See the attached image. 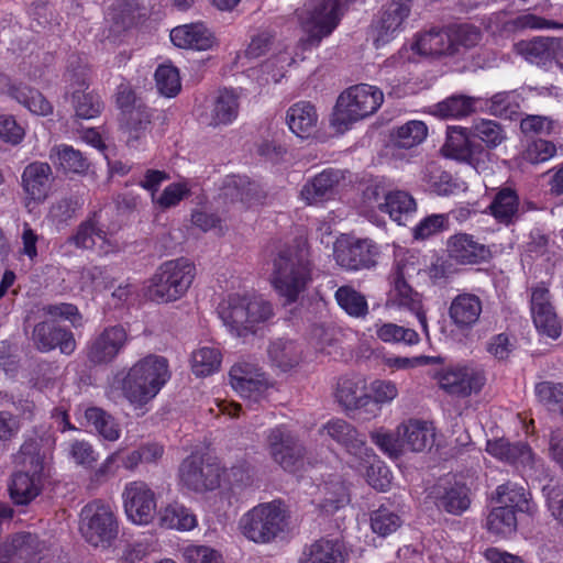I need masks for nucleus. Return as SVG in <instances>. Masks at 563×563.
Wrapping results in <instances>:
<instances>
[{
    "mask_svg": "<svg viewBox=\"0 0 563 563\" xmlns=\"http://www.w3.org/2000/svg\"><path fill=\"white\" fill-rule=\"evenodd\" d=\"M169 378L167 358L151 354L134 363L128 372L118 374L111 388L121 390L128 402L144 413L146 405L158 395Z\"/></svg>",
    "mask_w": 563,
    "mask_h": 563,
    "instance_id": "nucleus-1",
    "label": "nucleus"
},
{
    "mask_svg": "<svg viewBox=\"0 0 563 563\" xmlns=\"http://www.w3.org/2000/svg\"><path fill=\"white\" fill-rule=\"evenodd\" d=\"M420 272L417 257L409 252L396 255L388 276L389 289L385 306L396 312L409 313L417 318L422 332L429 336L427 309L423 296L409 285V279Z\"/></svg>",
    "mask_w": 563,
    "mask_h": 563,
    "instance_id": "nucleus-2",
    "label": "nucleus"
},
{
    "mask_svg": "<svg viewBox=\"0 0 563 563\" xmlns=\"http://www.w3.org/2000/svg\"><path fill=\"white\" fill-rule=\"evenodd\" d=\"M351 0H301L294 18L302 32L300 42L317 47L340 24Z\"/></svg>",
    "mask_w": 563,
    "mask_h": 563,
    "instance_id": "nucleus-3",
    "label": "nucleus"
},
{
    "mask_svg": "<svg viewBox=\"0 0 563 563\" xmlns=\"http://www.w3.org/2000/svg\"><path fill=\"white\" fill-rule=\"evenodd\" d=\"M272 285L286 302H295L311 282L308 253L299 246L278 250L273 260Z\"/></svg>",
    "mask_w": 563,
    "mask_h": 563,
    "instance_id": "nucleus-4",
    "label": "nucleus"
},
{
    "mask_svg": "<svg viewBox=\"0 0 563 563\" xmlns=\"http://www.w3.org/2000/svg\"><path fill=\"white\" fill-rule=\"evenodd\" d=\"M218 314L231 334H254L273 316V306L255 295H230L218 307Z\"/></svg>",
    "mask_w": 563,
    "mask_h": 563,
    "instance_id": "nucleus-5",
    "label": "nucleus"
},
{
    "mask_svg": "<svg viewBox=\"0 0 563 563\" xmlns=\"http://www.w3.org/2000/svg\"><path fill=\"white\" fill-rule=\"evenodd\" d=\"M384 102L383 91L372 85L360 84L343 91L336 101L331 117V125L338 133L374 114Z\"/></svg>",
    "mask_w": 563,
    "mask_h": 563,
    "instance_id": "nucleus-6",
    "label": "nucleus"
},
{
    "mask_svg": "<svg viewBox=\"0 0 563 563\" xmlns=\"http://www.w3.org/2000/svg\"><path fill=\"white\" fill-rule=\"evenodd\" d=\"M196 276L195 265L180 257L161 264L148 280L146 296L158 303H168L184 297Z\"/></svg>",
    "mask_w": 563,
    "mask_h": 563,
    "instance_id": "nucleus-7",
    "label": "nucleus"
},
{
    "mask_svg": "<svg viewBox=\"0 0 563 563\" xmlns=\"http://www.w3.org/2000/svg\"><path fill=\"white\" fill-rule=\"evenodd\" d=\"M288 512L279 500L260 504L246 511L239 521L241 533L258 544L271 543L288 528Z\"/></svg>",
    "mask_w": 563,
    "mask_h": 563,
    "instance_id": "nucleus-8",
    "label": "nucleus"
},
{
    "mask_svg": "<svg viewBox=\"0 0 563 563\" xmlns=\"http://www.w3.org/2000/svg\"><path fill=\"white\" fill-rule=\"evenodd\" d=\"M16 459L22 468L12 476L9 485L10 497L16 505H27L41 492L43 459L34 442L24 443Z\"/></svg>",
    "mask_w": 563,
    "mask_h": 563,
    "instance_id": "nucleus-9",
    "label": "nucleus"
},
{
    "mask_svg": "<svg viewBox=\"0 0 563 563\" xmlns=\"http://www.w3.org/2000/svg\"><path fill=\"white\" fill-rule=\"evenodd\" d=\"M79 530L90 545L110 547L119 531L114 511L100 500L89 503L81 509Z\"/></svg>",
    "mask_w": 563,
    "mask_h": 563,
    "instance_id": "nucleus-10",
    "label": "nucleus"
},
{
    "mask_svg": "<svg viewBox=\"0 0 563 563\" xmlns=\"http://www.w3.org/2000/svg\"><path fill=\"white\" fill-rule=\"evenodd\" d=\"M437 379L445 393L462 398L478 394L486 383L483 367L474 362L449 365L437 373Z\"/></svg>",
    "mask_w": 563,
    "mask_h": 563,
    "instance_id": "nucleus-11",
    "label": "nucleus"
},
{
    "mask_svg": "<svg viewBox=\"0 0 563 563\" xmlns=\"http://www.w3.org/2000/svg\"><path fill=\"white\" fill-rule=\"evenodd\" d=\"M267 450L272 460L289 473H297L305 465V446L284 427L268 432Z\"/></svg>",
    "mask_w": 563,
    "mask_h": 563,
    "instance_id": "nucleus-12",
    "label": "nucleus"
},
{
    "mask_svg": "<svg viewBox=\"0 0 563 563\" xmlns=\"http://www.w3.org/2000/svg\"><path fill=\"white\" fill-rule=\"evenodd\" d=\"M126 518L134 525L146 526L156 515V495L143 481L128 482L121 494Z\"/></svg>",
    "mask_w": 563,
    "mask_h": 563,
    "instance_id": "nucleus-13",
    "label": "nucleus"
},
{
    "mask_svg": "<svg viewBox=\"0 0 563 563\" xmlns=\"http://www.w3.org/2000/svg\"><path fill=\"white\" fill-rule=\"evenodd\" d=\"M379 253V246L369 239L339 241L334 247L336 264L347 271L374 267Z\"/></svg>",
    "mask_w": 563,
    "mask_h": 563,
    "instance_id": "nucleus-14",
    "label": "nucleus"
},
{
    "mask_svg": "<svg viewBox=\"0 0 563 563\" xmlns=\"http://www.w3.org/2000/svg\"><path fill=\"white\" fill-rule=\"evenodd\" d=\"M135 95L130 85L121 84L117 90V104L128 117V144L137 148L140 142L147 136L148 125L151 124V114L146 108L136 107Z\"/></svg>",
    "mask_w": 563,
    "mask_h": 563,
    "instance_id": "nucleus-15",
    "label": "nucleus"
},
{
    "mask_svg": "<svg viewBox=\"0 0 563 563\" xmlns=\"http://www.w3.org/2000/svg\"><path fill=\"white\" fill-rule=\"evenodd\" d=\"M530 311L539 334L558 339L562 332V322L551 302L549 289L537 286L531 290Z\"/></svg>",
    "mask_w": 563,
    "mask_h": 563,
    "instance_id": "nucleus-16",
    "label": "nucleus"
},
{
    "mask_svg": "<svg viewBox=\"0 0 563 563\" xmlns=\"http://www.w3.org/2000/svg\"><path fill=\"white\" fill-rule=\"evenodd\" d=\"M179 477L188 489L212 490L219 486L220 466L217 463L205 462L198 455H191L180 464Z\"/></svg>",
    "mask_w": 563,
    "mask_h": 563,
    "instance_id": "nucleus-17",
    "label": "nucleus"
},
{
    "mask_svg": "<svg viewBox=\"0 0 563 563\" xmlns=\"http://www.w3.org/2000/svg\"><path fill=\"white\" fill-rule=\"evenodd\" d=\"M66 77L71 90L76 115L81 119L98 117L102 110V102L97 93L86 91L88 88V69L85 66H80L78 69H69L66 73Z\"/></svg>",
    "mask_w": 563,
    "mask_h": 563,
    "instance_id": "nucleus-18",
    "label": "nucleus"
},
{
    "mask_svg": "<svg viewBox=\"0 0 563 563\" xmlns=\"http://www.w3.org/2000/svg\"><path fill=\"white\" fill-rule=\"evenodd\" d=\"M232 388L245 399L258 401L268 389L269 384L265 374L256 365L239 362L230 369Z\"/></svg>",
    "mask_w": 563,
    "mask_h": 563,
    "instance_id": "nucleus-19",
    "label": "nucleus"
},
{
    "mask_svg": "<svg viewBox=\"0 0 563 563\" xmlns=\"http://www.w3.org/2000/svg\"><path fill=\"white\" fill-rule=\"evenodd\" d=\"M69 242L78 249L97 250L101 255H108L119 252L120 246L117 241L102 229L98 220V214L93 213L82 221L69 238Z\"/></svg>",
    "mask_w": 563,
    "mask_h": 563,
    "instance_id": "nucleus-20",
    "label": "nucleus"
},
{
    "mask_svg": "<svg viewBox=\"0 0 563 563\" xmlns=\"http://www.w3.org/2000/svg\"><path fill=\"white\" fill-rule=\"evenodd\" d=\"M128 333L121 325L106 328L87 346V358L95 365L111 363L124 349Z\"/></svg>",
    "mask_w": 563,
    "mask_h": 563,
    "instance_id": "nucleus-21",
    "label": "nucleus"
},
{
    "mask_svg": "<svg viewBox=\"0 0 563 563\" xmlns=\"http://www.w3.org/2000/svg\"><path fill=\"white\" fill-rule=\"evenodd\" d=\"M445 246L449 258L460 265H476L492 258L489 246L465 232L449 236Z\"/></svg>",
    "mask_w": 563,
    "mask_h": 563,
    "instance_id": "nucleus-22",
    "label": "nucleus"
},
{
    "mask_svg": "<svg viewBox=\"0 0 563 563\" xmlns=\"http://www.w3.org/2000/svg\"><path fill=\"white\" fill-rule=\"evenodd\" d=\"M344 179V172L333 168L324 169L303 184L299 197L308 206L332 200Z\"/></svg>",
    "mask_w": 563,
    "mask_h": 563,
    "instance_id": "nucleus-23",
    "label": "nucleus"
},
{
    "mask_svg": "<svg viewBox=\"0 0 563 563\" xmlns=\"http://www.w3.org/2000/svg\"><path fill=\"white\" fill-rule=\"evenodd\" d=\"M42 544L32 533H19L0 549V563H55L48 554L41 555Z\"/></svg>",
    "mask_w": 563,
    "mask_h": 563,
    "instance_id": "nucleus-24",
    "label": "nucleus"
},
{
    "mask_svg": "<svg viewBox=\"0 0 563 563\" xmlns=\"http://www.w3.org/2000/svg\"><path fill=\"white\" fill-rule=\"evenodd\" d=\"M334 398L346 411L364 409L365 412L373 413V416L377 415V412L367 409L371 397L367 393L366 379L360 375L340 377L335 385Z\"/></svg>",
    "mask_w": 563,
    "mask_h": 563,
    "instance_id": "nucleus-25",
    "label": "nucleus"
},
{
    "mask_svg": "<svg viewBox=\"0 0 563 563\" xmlns=\"http://www.w3.org/2000/svg\"><path fill=\"white\" fill-rule=\"evenodd\" d=\"M321 431H324L332 440L344 446L350 454L361 461L368 462L373 456V451L366 446L365 439L358 434L352 424L343 419L328 421Z\"/></svg>",
    "mask_w": 563,
    "mask_h": 563,
    "instance_id": "nucleus-26",
    "label": "nucleus"
},
{
    "mask_svg": "<svg viewBox=\"0 0 563 563\" xmlns=\"http://www.w3.org/2000/svg\"><path fill=\"white\" fill-rule=\"evenodd\" d=\"M397 434L402 439L405 451L420 453L432 448L435 429L427 420L409 418L397 426Z\"/></svg>",
    "mask_w": 563,
    "mask_h": 563,
    "instance_id": "nucleus-27",
    "label": "nucleus"
},
{
    "mask_svg": "<svg viewBox=\"0 0 563 563\" xmlns=\"http://www.w3.org/2000/svg\"><path fill=\"white\" fill-rule=\"evenodd\" d=\"M410 11L409 0H393L387 5L376 25L375 43L377 46L388 43L404 31Z\"/></svg>",
    "mask_w": 563,
    "mask_h": 563,
    "instance_id": "nucleus-28",
    "label": "nucleus"
},
{
    "mask_svg": "<svg viewBox=\"0 0 563 563\" xmlns=\"http://www.w3.org/2000/svg\"><path fill=\"white\" fill-rule=\"evenodd\" d=\"M239 97L233 90H220L210 106L201 114L202 123L209 126H221L233 123L239 115Z\"/></svg>",
    "mask_w": 563,
    "mask_h": 563,
    "instance_id": "nucleus-29",
    "label": "nucleus"
},
{
    "mask_svg": "<svg viewBox=\"0 0 563 563\" xmlns=\"http://www.w3.org/2000/svg\"><path fill=\"white\" fill-rule=\"evenodd\" d=\"M0 93L7 95L37 115L52 113L53 107L37 90L16 85L7 75L0 74Z\"/></svg>",
    "mask_w": 563,
    "mask_h": 563,
    "instance_id": "nucleus-30",
    "label": "nucleus"
},
{
    "mask_svg": "<svg viewBox=\"0 0 563 563\" xmlns=\"http://www.w3.org/2000/svg\"><path fill=\"white\" fill-rule=\"evenodd\" d=\"M170 41L180 48L208 51L217 45L213 33L202 23H190L174 27Z\"/></svg>",
    "mask_w": 563,
    "mask_h": 563,
    "instance_id": "nucleus-31",
    "label": "nucleus"
},
{
    "mask_svg": "<svg viewBox=\"0 0 563 563\" xmlns=\"http://www.w3.org/2000/svg\"><path fill=\"white\" fill-rule=\"evenodd\" d=\"M33 341L42 352H48L58 346L62 353L71 354L76 349L73 333L49 322H41L35 325Z\"/></svg>",
    "mask_w": 563,
    "mask_h": 563,
    "instance_id": "nucleus-32",
    "label": "nucleus"
},
{
    "mask_svg": "<svg viewBox=\"0 0 563 563\" xmlns=\"http://www.w3.org/2000/svg\"><path fill=\"white\" fill-rule=\"evenodd\" d=\"M51 181L52 168L47 163L34 162L23 170L22 186L32 200L43 201L48 195Z\"/></svg>",
    "mask_w": 563,
    "mask_h": 563,
    "instance_id": "nucleus-33",
    "label": "nucleus"
},
{
    "mask_svg": "<svg viewBox=\"0 0 563 563\" xmlns=\"http://www.w3.org/2000/svg\"><path fill=\"white\" fill-rule=\"evenodd\" d=\"M482 313V301L478 296L470 292L457 295L451 301L449 316L461 330L472 328Z\"/></svg>",
    "mask_w": 563,
    "mask_h": 563,
    "instance_id": "nucleus-34",
    "label": "nucleus"
},
{
    "mask_svg": "<svg viewBox=\"0 0 563 563\" xmlns=\"http://www.w3.org/2000/svg\"><path fill=\"white\" fill-rule=\"evenodd\" d=\"M518 49L525 58L536 65L545 66L559 58L563 49V41L550 37H538L528 42H520Z\"/></svg>",
    "mask_w": 563,
    "mask_h": 563,
    "instance_id": "nucleus-35",
    "label": "nucleus"
},
{
    "mask_svg": "<svg viewBox=\"0 0 563 563\" xmlns=\"http://www.w3.org/2000/svg\"><path fill=\"white\" fill-rule=\"evenodd\" d=\"M286 122L294 134L305 139L310 136L316 130L318 113L312 103L299 101L287 110Z\"/></svg>",
    "mask_w": 563,
    "mask_h": 563,
    "instance_id": "nucleus-36",
    "label": "nucleus"
},
{
    "mask_svg": "<svg viewBox=\"0 0 563 563\" xmlns=\"http://www.w3.org/2000/svg\"><path fill=\"white\" fill-rule=\"evenodd\" d=\"M298 563H345L343 545L335 540L320 539L302 551Z\"/></svg>",
    "mask_w": 563,
    "mask_h": 563,
    "instance_id": "nucleus-37",
    "label": "nucleus"
},
{
    "mask_svg": "<svg viewBox=\"0 0 563 563\" xmlns=\"http://www.w3.org/2000/svg\"><path fill=\"white\" fill-rule=\"evenodd\" d=\"M317 501L319 508L328 515L334 514L350 501L347 487L340 476H332L319 487Z\"/></svg>",
    "mask_w": 563,
    "mask_h": 563,
    "instance_id": "nucleus-38",
    "label": "nucleus"
},
{
    "mask_svg": "<svg viewBox=\"0 0 563 563\" xmlns=\"http://www.w3.org/2000/svg\"><path fill=\"white\" fill-rule=\"evenodd\" d=\"M53 165L65 174H85L88 170V159L78 150L67 144L54 146L49 152Z\"/></svg>",
    "mask_w": 563,
    "mask_h": 563,
    "instance_id": "nucleus-39",
    "label": "nucleus"
},
{
    "mask_svg": "<svg viewBox=\"0 0 563 563\" xmlns=\"http://www.w3.org/2000/svg\"><path fill=\"white\" fill-rule=\"evenodd\" d=\"M470 134L471 133L465 128H449L445 143L441 148L443 155L456 161L468 162L474 153V146L470 141Z\"/></svg>",
    "mask_w": 563,
    "mask_h": 563,
    "instance_id": "nucleus-40",
    "label": "nucleus"
},
{
    "mask_svg": "<svg viewBox=\"0 0 563 563\" xmlns=\"http://www.w3.org/2000/svg\"><path fill=\"white\" fill-rule=\"evenodd\" d=\"M417 203L413 197L404 190H391L386 197L383 212L398 224H406L416 213Z\"/></svg>",
    "mask_w": 563,
    "mask_h": 563,
    "instance_id": "nucleus-41",
    "label": "nucleus"
},
{
    "mask_svg": "<svg viewBox=\"0 0 563 563\" xmlns=\"http://www.w3.org/2000/svg\"><path fill=\"white\" fill-rule=\"evenodd\" d=\"M223 196L231 201L253 203L260 201L262 191L260 186L244 176H231L223 187Z\"/></svg>",
    "mask_w": 563,
    "mask_h": 563,
    "instance_id": "nucleus-42",
    "label": "nucleus"
},
{
    "mask_svg": "<svg viewBox=\"0 0 563 563\" xmlns=\"http://www.w3.org/2000/svg\"><path fill=\"white\" fill-rule=\"evenodd\" d=\"M267 353L272 364L282 371L291 369L301 361V350L291 340L278 339L272 342Z\"/></svg>",
    "mask_w": 563,
    "mask_h": 563,
    "instance_id": "nucleus-43",
    "label": "nucleus"
},
{
    "mask_svg": "<svg viewBox=\"0 0 563 563\" xmlns=\"http://www.w3.org/2000/svg\"><path fill=\"white\" fill-rule=\"evenodd\" d=\"M222 354L214 346H199L194 350L190 356V367L197 377H207L220 369Z\"/></svg>",
    "mask_w": 563,
    "mask_h": 563,
    "instance_id": "nucleus-44",
    "label": "nucleus"
},
{
    "mask_svg": "<svg viewBox=\"0 0 563 563\" xmlns=\"http://www.w3.org/2000/svg\"><path fill=\"white\" fill-rule=\"evenodd\" d=\"M477 99L465 95H453L433 107L432 113L442 119H460L475 111Z\"/></svg>",
    "mask_w": 563,
    "mask_h": 563,
    "instance_id": "nucleus-45",
    "label": "nucleus"
},
{
    "mask_svg": "<svg viewBox=\"0 0 563 563\" xmlns=\"http://www.w3.org/2000/svg\"><path fill=\"white\" fill-rule=\"evenodd\" d=\"M161 523L168 529L190 531L197 527L196 515L181 504L167 505L161 512Z\"/></svg>",
    "mask_w": 563,
    "mask_h": 563,
    "instance_id": "nucleus-46",
    "label": "nucleus"
},
{
    "mask_svg": "<svg viewBox=\"0 0 563 563\" xmlns=\"http://www.w3.org/2000/svg\"><path fill=\"white\" fill-rule=\"evenodd\" d=\"M412 49L423 56L452 55L449 32H428L421 34L412 44Z\"/></svg>",
    "mask_w": 563,
    "mask_h": 563,
    "instance_id": "nucleus-47",
    "label": "nucleus"
},
{
    "mask_svg": "<svg viewBox=\"0 0 563 563\" xmlns=\"http://www.w3.org/2000/svg\"><path fill=\"white\" fill-rule=\"evenodd\" d=\"M490 213L500 223H511L518 214L519 198L510 188L499 190L489 205Z\"/></svg>",
    "mask_w": 563,
    "mask_h": 563,
    "instance_id": "nucleus-48",
    "label": "nucleus"
},
{
    "mask_svg": "<svg viewBox=\"0 0 563 563\" xmlns=\"http://www.w3.org/2000/svg\"><path fill=\"white\" fill-rule=\"evenodd\" d=\"M334 298L339 307L350 317L363 319L368 313L366 297L352 286L339 287Z\"/></svg>",
    "mask_w": 563,
    "mask_h": 563,
    "instance_id": "nucleus-49",
    "label": "nucleus"
},
{
    "mask_svg": "<svg viewBox=\"0 0 563 563\" xmlns=\"http://www.w3.org/2000/svg\"><path fill=\"white\" fill-rule=\"evenodd\" d=\"M496 503L516 511L530 512L531 505L528 499V493L523 486L515 483L499 485L496 489Z\"/></svg>",
    "mask_w": 563,
    "mask_h": 563,
    "instance_id": "nucleus-50",
    "label": "nucleus"
},
{
    "mask_svg": "<svg viewBox=\"0 0 563 563\" xmlns=\"http://www.w3.org/2000/svg\"><path fill=\"white\" fill-rule=\"evenodd\" d=\"M87 423L95 428L100 437L107 441H117L121 430L112 416L98 407L87 408L85 411Z\"/></svg>",
    "mask_w": 563,
    "mask_h": 563,
    "instance_id": "nucleus-51",
    "label": "nucleus"
},
{
    "mask_svg": "<svg viewBox=\"0 0 563 563\" xmlns=\"http://www.w3.org/2000/svg\"><path fill=\"white\" fill-rule=\"evenodd\" d=\"M374 327L377 338L385 343L416 345L420 341L419 334L413 329L393 322H377Z\"/></svg>",
    "mask_w": 563,
    "mask_h": 563,
    "instance_id": "nucleus-52",
    "label": "nucleus"
},
{
    "mask_svg": "<svg viewBox=\"0 0 563 563\" xmlns=\"http://www.w3.org/2000/svg\"><path fill=\"white\" fill-rule=\"evenodd\" d=\"M428 136V126L423 121L411 120L398 126L393 139L401 148H412L420 145Z\"/></svg>",
    "mask_w": 563,
    "mask_h": 563,
    "instance_id": "nucleus-53",
    "label": "nucleus"
},
{
    "mask_svg": "<svg viewBox=\"0 0 563 563\" xmlns=\"http://www.w3.org/2000/svg\"><path fill=\"white\" fill-rule=\"evenodd\" d=\"M487 529L497 537H509L517 529V518L512 509L498 506L487 517Z\"/></svg>",
    "mask_w": 563,
    "mask_h": 563,
    "instance_id": "nucleus-54",
    "label": "nucleus"
},
{
    "mask_svg": "<svg viewBox=\"0 0 563 563\" xmlns=\"http://www.w3.org/2000/svg\"><path fill=\"white\" fill-rule=\"evenodd\" d=\"M387 184L382 178H375L367 183L362 191V208L368 211L383 212L386 197L390 194Z\"/></svg>",
    "mask_w": 563,
    "mask_h": 563,
    "instance_id": "nucleus-55",
    "label": "nucleus"
},
{
    "mask_svg": "<svg viewBox=\"0 0 563 563\" xmlns=\"http://www.w3.org/2000/svg\"><path fill=\"white\" fill-rule=\"evenodd\" d=\"M471 133L486 144L487 147L495 148L506 140V133L501 125L493 120L481 119L475 121Z\"/></svg>",
    "mask_w": 563,
    "mask_h": 563,
    "instance_id": "nucleus-56",
    "label": "nucleus"
},
{
    "mask_svg": "<svg viewBox=\"0 0 563 563\" xmlns=\"http://www.w3.org/2000/svg\"><path fill=\"white\" fill-rule=\"evenodd\" d=\"M401 523L399 515L385 506H380L371 515V528L374 533L382 537L394 533Z\"/></svg>",
    "mask_w": 563,
    "mask_h": 563,
    "instance_id": "nucleus-57",
    "label": "nucleus"
},
{
    "mask_svg": "<svg viewBox=\"0 0 563 563\" xmlns=\"http://www.w3.org/2000/svg\"><path fill=\"white\" fill-rule=\"evenodd\" d=\"M468 488L465 485L455 484L439 498V506L450 514L460 515L470 506Z\"/></svg>",
    "mask_w": 563,
    "mask_h": 563,
    "instance_id": "nucleus-58",
    "label": "nucleus"
},
{
    "mask_svg": "<svg viewBox=\"0 0 563 563\" xmlns=\"http://www.w3.org/2000/svg\"><path fill=\"white\" fill-rule=\"evenodd\" d=\"M371 404L379 408L390 405L399 395L397 384L388 379H374L367 387Z\"/></svg>",
    "mask_w": 563,
    "mask_h": 563,
    "instance_id": "nucleus-59",
    "label": "nucleus"
},
{
    "mask_svg": "<svg viewBox=\"0 0 563 563\" xmlns=\"http://www.w3.org/2000/svg\"><path fill=\"white\" fill-rule=\"evenodd\" d=\"M120 453V450L111 453L90 473L87 485L89 490H96L110 478L115 476L119 470Z\"/></svg>",
    "mask_w": 563,
    "mask_h": 563,
    "instance_id": "nucleus-60",
    "label": "nucleus"
},
{
    "mask_svg": "<svg viewBox=\"0 0 563 563\" xmlns=\"http://www.w3.org/2000/svg\"><path fill=\"white\" fill-rule=\"evenodd\" d=\"M450 42L452 43V55L459 54L462 48H471L477 45L482 38L481 32L476 26L463 24L449 31Z\"/></svg>",
    "mask_w": 563,
    "mask_h": 563,
    "instance_id": "nucleus-61",
    "label": "nucleus"
},
{
    "mask_svg": "<svg viewBox=\"0 0 563 563\" xmlns=\"http://www.w3.org/2000/svg\"><path fill=\"white\" fill-rule=\"evenodd\" d=\"M82 200L77 196L64 197L54 202L49 209L48 218L56 225L67 224L81 208Z\"/></svg>",
    "mask_w": 563,
    "mask_h": 563,
    "instance_id": "nucleus-62",
    "label": "nucleus"
},
{
    "mask_svg": "<svg viewBox=\"0 0 563 563\" xmlns=\"http://www.w3.org/2000/svg\"><path fill=\"white\" fill-rule=\"evenodd\" d=\"M156 87L163 96L174 97L181 88L178 69L172 65H161L155 71Z\"/></svg>",
    "mask_w": 563,
    "mask_h": 563,
    "instance_id": "nucleus-63",
    "label": "nucleus"
},
{
    "mask_svg": "<svg viewBox=\"0 0 563 563\" xmlns=\"http://www.w3.org/2000/svg\"><path fill=\"white\" fill-rule=\"evenodd\" d=\"M538 399L563 416V384L542 382L536 386Z\"/></svg>",
    "mask_w": 563,
    "mask_h": 563,
    "instance_id": "nucleus-64",
    "label": "nucleus"
}]
</instances>
